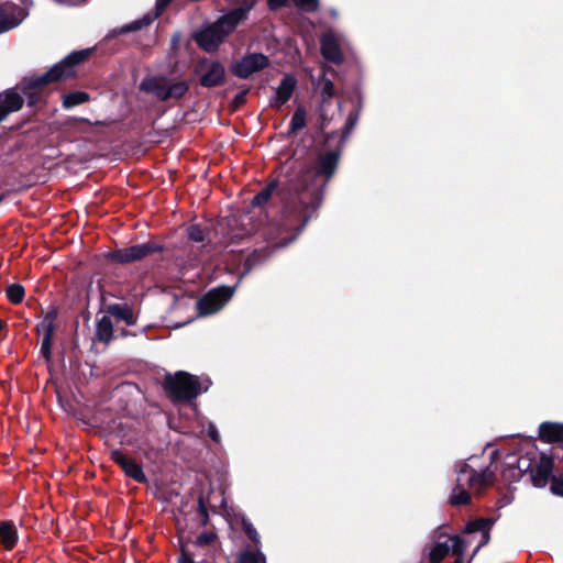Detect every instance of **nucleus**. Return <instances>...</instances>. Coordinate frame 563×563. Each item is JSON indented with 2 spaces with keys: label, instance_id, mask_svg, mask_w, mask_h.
<instances>
[{
  "label": "nucleus",
  "instance_id": "3",
  "mask_svg": "<svg viewBox=\"0 0 563 563\" xmlns=\"http://www.w3.org/2000/svg\"><path fill=\"white\" fill-rule=\"evenodd\" d=\"M247 12V8H238L221 16L217 22L203 26L195 36L197 43L207 52L216 51L236 25L246 18Z\"/></svg>",
  "mask_w": 563,
  "mask_h": 563
},
{
  "label": "nucleus",
  "instance_id": "8",
  "mask_svg": "<svg viewBox=\"0 0 563 563\" xmlns=\"http://www.w3.org/2000/svg\"><path fill=\"white\" fill-rule=\"evenodd\" d=\"M32 2L22 1V5L12 2L0 4V34L16 27L29 14Z\"/></svg>",
  "mask_w": 563,
  "mask_h": 563
},
{
  "label": "nucleus",
  "instance_id": "35",
  "mask_svg": "<svg viewBox=\"0 0 563 563\" xmlns=\"http://www.w3.org/2000/svg\"><path fill=\"white\" fill-rule=\"evenodd\" d=\"M357 120H358V113L357 112L350 113V115L347 118V121H346V124H345L344 135H349L352 132V130L354 129Z\"/></svg>",
  "mask_w": 563,
  "mask_h": 563
},
{
  "label": "nucleus",
  "instance_id": "30",
  "mask_svg": "<svg viewBox=\"0 0 563 563\" xmlns=\"http://www.w3.org/2000/svg\"><path fill=\"white\" fill-rule=\"evenodd\" d=\"M208 235L207 229L199 224H192L188 228V236L194 242H203Z\"/></svg>",
  "mask_w": 563,
  "mask_h": 563
},
{
  "label": "nucleus",
  "instance_id": "20",
  "mask_svg": "<svg viewBox=\"0 0 563 563\" xmlns=\"http://www.w3.org/2000/svg\"><path fill=\"white\" fill-rule=\"evenodd\" d=\"M552 472L551 461L541 459L539 464L531 470V479L536 487H544Z\"/></svg>",
  "mask_w": 563,
  "mask_h": 563
},
{
  "label": "nucleus",
  "instance_id": "29",
  "mask_svg": "<svg viewBox=\"0 0 563 563\" xmlns=\"http://www.w3.org/2000/svg\"><path fill=\"white\" fill-rule=\"evenodd\" d=\"M291 194H292V205H294L295 211L298 212L303 218L302 225H306V222L317 211V209L313 211L311 210V208L306 210L305 206L299 202L297 194L292 188H291Z\"/></svg>",
  "mask_w": 563,
  "mask_h": 563
},
{
  "label": "nucleus",
  "instance_id": "41",
  "mask_svg": "<svg viewBox=\"0 0 563 563\" xmlns=\"http://www.w3.org/2000/svg\"><path fill=\"white\" fill-rule=\"evenodd\" d=\"M286 0H268L271 9H277L285 5Z\"/></svg>",
  "mask_w": 563,
  "mask_h": 563
},
{
  "label": "nucleus",
  "instance_id": "16",
  "mask_svg": "<svg viewBox=\"0 0 563 563\" xmlns=\"http://www.w3.org/2000/svg\"><path fill=\"white\" fill-rule=\"evenodd\" d=\"M173 0H156L155 13L146 14L142 19L135 20L130 24L121 27V33H128L141 30L143 26L150 25L156 18H158L163 11L168 7Z\"/></svg>",
  "mask_w": 563,
  "mask_h": 563
},
{
  "label": "nucleus",
  "instance_id": "13",
  "mask_svg": "<svg viewBox=\"0 0 563 563\" xmlns=\"http://www.w3.org/2000/svg\"><path fill=\"white\" fill-rule=\"evenodd\" d=\"M197 73L200 74V84L203 87H214L223 80L224 67L218 62L201 60Z\"/></svg>",
  "mask_w": 563,
  "mask_h": 563
},
{
  "label": "nucleus",
  "instance_id": "45",
  "mask_svg": "<svg viewBox=\"0 0 563 563\" xmlns=\"http://www.w3.org/2000/svg\"><path fill=\"white\" fill-rule=\"evenodd\" d=\"M3 328V322L0 320V331L2 330Z\"/></svg>",
  "mask_w": 563,
  "mask_h": 563
},
{
  "label": "nucleus",
  "instance_id": "36",
  "mask_svg": "<svg viewBox=\"0 0 563 563\" xmlns=\"http://www.w3.org/2000/svg\"><path fill=\"white\" fill-rule=\"evenodd\" d=\"M216 539V534L213 532H203L197 537V544L207 545L210 544Z\"/></svg>",
  "mask_w": 563,
  "mask_h": 563
},
{
  "label": "nucleus",
  "instance_id": "39",
  "mask_svg": "<svg viewBox=\"0 0 563 563\" xmlns=\"http://www.w3.org/2000/svg\"><path fill=\"white\" fill-rule=\"evenodd\" d=\"M208 434H209V437H210L213 441H216V442H218V441H219V438H220V437H219V432H218V430H217V428H216V426H214V424H212V423H210V424H209V428H208Z\"/></svg>",
  "mask_w": 563,
  "mask_h": 563
},
{
  "label": "nucleus",
  "instance_id": "22",
  "mask_svg": "<svg viewBox=\"0 0 563 563\" xmlns=\"http://www.w3.org/2000/svg\"><path fill=\"white\" fill-rule=\"evenodd\" d=\"M18 541V532L15 527L9 521L0 522V543L7 549L14 548Z\"/></svg>",
  "mask_w": 563,
  "mask_h": 563
},
{
  "label": "nucleus",
  "instance_id": "32",
  "mask_svg": "<svg viewBox=\"0 0 563 563\" xmlns=\"http://www.w3.org/2000/svg\"><path fill=\"white\" fill-rule=\"evenodd\" d=\"M242 528L245 534L255 543L260 544V534L247 519H242Z\"/></svg>",
  "mask_w": 563,
  "mask_h": 563
},
{
  "label": "nucleus",
  "instance_id": "4",
  "mask_svg": "<svg viewBox=\"0 0 563 563\" xmlns=\"http://www.w3.org/2000/svg\"><path fill=\"white\" fill-rule=\"evenodd\" d=\"M210 386L208 379L200 380L199 377L187 372H177L165 376L164 387L168 397L176 400H191L201 393L207 391Z\"/></svg>",
  "mask_w": 563,
  "mask_h": 563
},
{
  "label": "nucleus",
  "instance_id": "31",
  "mask_svg": "<svg viewBox=\"0 0 563 563\" xmlns=\"http://www.w3.org/2000/svg\"><path fill=\"white\" fill-rule=\"evenodd\" d=\"M7 296L13 303H19L23 300L24 288L19 284H12L7 288Z\"/></svg>",
  "mask_w": 563,
  "mask_h": 563
},
{
  "label": "nucleus",
  "instance_id": "5",
  "mask_svg": "<svg viewBox=\"0 0 563 563\" xmlns=\"http://www.w3.org/2000/svg\"><path fill=\"white\" fill-rule=\"evenodd\" d=\"M487 471L476 472L470 465L464 464L456 478L450 501L454 506L465 505L471 499L470 490L479 492L488 482Z\"/></svg>",
  "mask_w": 563,
  "mask_h": 563
},
{
  "label": "nucleus",
  "instance_id": "10",
  "mask_svg": "<svg viewBox=\"0 0 563 563\" xmlns=\"http://www.w3.org/2000/svg\"><path fill=\"white\" fill-rule=\"evenodd\" d=\"M494 522L495 521L493 519L481 518V519L471 521L465 526L464 533H466L467 537L462 538V539L467 541L466 547L473 542V540H474L473 534L479 533L478 543H477L476 548L474 549L471 558L467 561L471 562L473 560V558L477 554V552L489 542L490 530H492V527L494 526Z\"/></svg>",
  "mask_w": 563,
  "mask_h": 563
},
{
  "label": "nucleus",
  "instance_id": "21",
  "mask_svg": "<svg viewBox=\"0 0 563 563\" xmlns=\"http://www.w3.org/2000/svg\"><path fill=\"white\" fill-rule=\"evenodd\" d=\"M107 311L111 317L125 322L126 325H133L136 321L133 310L125 303L110 305Z\"/></svg>",
  "mask_w": 563,
  "mask_h": 563
},
{
  "label": "nucleus",
  "instance_id": "42",
  "mask_svg": "<svg viewBox=\"0 0 563 563\" xmlns=\"http://www.w3.org/2000/svg\"><path fill=\"white\" fill-rule=\"evenodd\" d=\"M179 563H195L191 556L187 553H181L180 558L178 559Z\"/></svg>",
  "mask_w": 563,
  "mask_h": 563
},
{
  "label": "nucleus",
  "instance_id": "9",
  "mask_svg": "<svg viewBox=\"0 0 563 563\" xmlns=\"http://www.w3.org/2000/svg\"><path fill=\"white\" fill-rule=\"evenodd\" d=\"M234 287H218L210 290L197 302V309L200 316H209L218 312L233 296Z\"/></svg>",
  "mask_w": 563,
  "mask_h": 563
},
{
  "label": "nucleus",
  "instance_id": "18",
  "mask_svg": "<svg viewBox=\"0 0 563 563\" xmlns=\"http://www.w3.org/2000/svg\"><path fill=\"white\" fill-rule=\"evenodd\" d=\"M321 52L327 60L340 63L342 60L339 44L333 34H324L321 38Z\"/></svg>",
  "mask_w": 563,
  "mask_h": 563
},
{
  "label": "nucleus",
  "instance_id": "46",
  "mask_svg": "<svg viewBox=\"0 0 563 563\" xmlns=\"http://www.w3.org/2000/svg\"><path fill=\"white\" fill-rule=\"evenodd\" d=\"M2 201V197L0 196V202Z\"/></svg>",
  "mask_w": 563,
  "mask_h": 563
},
{
  "label": "nucleus",
  "instance_id": "24",
  "mask_svg": "<svg viewBox=\"0 0 563 563\" xmlns=\"http://www.w3.org/2000/svg\"><path fill=\"white\" fill-rule=\"evenodd\" d=\"M56 311L52 310L45 314L41 323L37 325V331L43 338H52L55 330Z\"/></svg>",
  "mask_w": 563,
  "mask_h": 563
},
{
  "label": "nucleus",
  "instance_id": "19",
  "mask_svg": "<svg viewBox=\"0 0 563 563\" xmlns=\"http://www.w3.org/2000/svg\"><path fill=\"white\" fill-rule=\"evenodd\" d=\"M539 435L545 442H563V424L543 422L539 427Z\"/></svg>",
  "mask_w": 563,
  "mask_h": 563
},
{
  "label": "nucleus",
  "instance_id": "34",
  "mask_svg": "<svg viewBox=\"0 0 563 563\" xmlns=\"http://www.w3.org/2000/svg\"><path fill=\"white\" fill-rule=\"evenodd\" d=\"M321 95L323 100L330 99L334 95V85L331 80L324 79L322 82Z\"/></svg>",
  "mask_w": 563,
  "mask_h": 563
},
{
  "label": "nucleus",
  "instance_id": "17",
  "mask_svg": "<svg viewBox=\"0 0 563 563\" xmlns=\"http://www.w3.org/2000/svg\"><path fill=\"white\" fill-rule=\"evenodd\" d=\"M23 104V97L15 90H8L3 95L0 96V122L5 119V117L14 111L21 109Z\"/></svg>",
  "mask_w": 563,
  "mask_h": 563
},
{
  "label": "nucleus",
  "instance_id": "37",
  "mask_svg": "<svg viewBox=\"0 0 563 563\" xmlns=\"http://www.w3.org/2000/svg\"><path fill=\"white\" fill-rule=\"evenodd\" d=\"M52 338H43L41 353L46 360L51 357Z\"/></svg>",
  "mask_w": 563,
  "mask_h": 563
},
{
  "label": "nucleus",
  "instance_id": "44",
  "mask_svg": "<svg viewBox=\"0 0 563 563\" xmlns=\"http://www.w3.org/2000/svg\"><path fill=\"white\" fill-rule=\"evenodd\" d=\"M290 241H291V240H288L287 242H284V243L276 242V243H274L273 245H274V247H282V246L287 245Z\"/></svg>",
  "mask_w": 563,
  "mask_h": 563
},
{
  "label": "nucleus",
  "instance_id": "27",
  "mask_svg": "<svg viewBox=\"0 0 563 563\" xmlns=\"http://www.w3.org/2000/svg\"><path fill=\"white\" fill-rule=\"evenodd\" d=\"M239 563H266V559L260 550L255 552L246 550L239 555Z\"/></svg>",
  "mask_w": 563,
  "mask_h": 563
},
{
  "label": "nucleus",
  "instance_id": "38",
  "mask_svg": "<svg viewBox=\"0 0 563 563\" xmlns=\"http://www.w3.org/2000/svg\"><path fill=\"white\" fill-rule=\"evenodd\" d=\"M551 490L553 494L563 496V478L555 477L551 483Z\"/></svg>",
  "mask_w": 563,
  "mask_h": 563
},
{
  "label": "nucleus",
  "instance_id": "40",
  "mask_svg": "<svg viewBox=\"0 0 563 563\" xmlns=\"http://www.w3.org/2000/svg\"><path fill=\"white\" fill-rule=\"evenodd\" d=\"M199 511H200L201 516L203 517V522H206V520L208 518V512H207V508L203 504L202 498H199Z\"/></svg>",
  "mask_w": 563,
  "mask_h": 563
},
{
  "label": "nucleus",
  "instance_id": "26",
  "mask_svg": "<svg viewBox=\"0 0 563 563\" xmlns=\"http://www.w3.org/2000/svg\"><path fill=\"white\" fill-rule=\"evenodd\" d=\"M277 185L276 183H271L268 186H266L264 189H262L252 200V205L254 207H260L266 203L273 191L276 189Z\"/></svg>",
  "mask_w": 563,
  "mask_h": 563
},
{
  "label": "nucleus",
  "instance_id": "33",
  "mask_svg": "<svg viewBox=\"0 0 563 563\" xmlns=\"http://www.w3.org/2000/svg\"><path fill=\"white\" fill-rule=\"evenodd\" d=\"M296 5L305 11L313 12L319 7L318 0H295Z\"/></svg>",
  "mask_w": 563,
  "mask_h": 563
},
{
  "label": "nucleus",
  "instance_id": "11",
  "mask_svg": "<svg viewBox=\"0 0 563 563\" xmlns=\"http://www.w3.org/2000/svg\"><path fill=\"white\" fill-rule=\"evenodd\" d=\"M157 246L152 242L133 245L130 247L121 249L109 254L111 261L128 264L134 261H140L151 253L157 251Z\"/></svg>",
  "mask_w": 563,
  "mask_h": 563
},
{
  "label": "nucleus",
  "instance_id": "12",
  "mask_svg": "<svg viewBox=\"0 0 563 563\" xmlns=\"http://www.w3.org/2000/svg\"><path fill=\"white\" fill-rule=\"evenodd\" d=\"M267 65V56L258 53L250 54L233 66V74L240 78H247L252 74L265 68Z\"/></svg>",
  "mask_w": 563,
  "mask_h": 563
},
{
  "label": "nucleus",
  "instance_id": "23",
  "mask_svg": "<svg viewBox=\"0 0 563 563\" xmlns=\"http://www.w3.org/2000/svg\"><path fill=\"white\" fill-rule=\"evenodd\" d=\"M96 334L98 340L108 342L113 334V324L108 316H103L97 324Z\"/></svg>",
  "mask_w": 563,
  "mask_h": 563
},
{
  "label": "nucleus",
  "instance_id": "1",
  "mask_svg": "<svg viewBox=\"0 0 563 563\" xmlns=\"http://www.w3.org/2000/svg\"><path fill=\"white\" fill-rule=\"evenodd\" d=\"M338 162L339 154L336 152H327L320 155L316 168H305L291 185L299 202L305 206L306 210L311 208L313 211L320 207L323 187L334 174Z\"/></svg>",
  "mask_w": 563,
  "mask_h": 563
},
{
  "label": "nucleus",
  "instance_id": "2",
  "mask_svg": "<svg viewBox=\"0 0 563 563\" xmlns=\"http://www.w3.org/2000/svg\"><path fill=\"white\" fill-rule=\"evenodd\" d=\"M91 53L90 48L73 52L62 62L55 64L48 71L25 78L22 82V91L29 106L37 102V90L48 82H54L64 78H68L75 74L74 67L86 60Z\"/></svg>",
  "mask_w": 563,
  "mask_h": 563
},
{
  "label": "nucleus",
  "instance_id": "28",
  "mask_svg": "<svg viewBox=\"0 0 563 563\" xmlns=\"http://www.w3.org/2000/svg\"><path fill=\"white\" fill-rule=\"evenodd\" d=\"M306 125V111L303 108H298L290 120V131L297 132Z\"/></svg>",
  "mask_w": 563,
  "mask_h": 563
},
{
  "label": "nucleus",
  "instance_id": "15",
  "mask_svg": "<svg viewBox=\"0 0 563 563\" xmlns=\"http://www.w3.org/2000/svg\"><path fill=\"white\" fill-rule=\"evenodd\" d=\"M297 86V79L294 75L287 74L283 77L279 86L276 89V95L273 100V106L280 108L284 106L292 96Z\"/></svg>",
  "mask_w": 563,
  "mask_h": 563
},
{
  "label": "nucleus",
  "instance_id": "6",
  "mask_svg": "<svg viewBox=\"0 0 563 563\" xmlns=\"http://www.w3.org/2000/svg\"><path fill=\"white\" fill-rule=\"evenodd\" d=\"M140 89L161 101L177 100L188 92L189 82L187 80L174 81L165 76H152L140 84Z\"/></svg>",
  "mask_w": 563,
  "mask_h": 563
},
{
  "label": "nucleus",
  "instance_id": "7",
  "mask_svg": "<svg viewBox=\"0 0 563 563\" xmlns=\"http://www.w3.org/2000/svg\"><path fill=\"white\" fill-rule=\"evenodd\" d=\"M466 543L467 541L463 540L460 536H452L444 542L435 543L429 553L430 563L441 562L450 551L456 556L454 563H470V561H464L463 558Z\"/></svg>",
  "mask_w": 563,
  "mask_h": 563
},
{
  "label": "nucleus",
  "instance_id": "43",
  "mask_svg": "<svg viewBox=\"0 0 563 563\" xmlns=\"http://www.w3.org/2000/svg\"><path fill=\"white\" fill-rule=\"evenodd\" d=\"M245 95H246V92H245V91L240 92V93L235 97V102H236V103H242V102H244Z\"/></svg>",
  "mask_w": 563,
  "mask_h": 563
},
{
  "label": "nucleus",
  "instance_id": "14",
  "mask_svg": "<svg viewBox=\"0 0 563 563\" xmlns=\"http://www.w3.org/2000/svg\"><path fill=\"white\" fill-rule=\"evenodd\" d=\"M111 457L117 464H119L122 467L126 476L133 478L139 483H144L146 481L142 467L132 459L125 456L121 451L113 450L111 452Z\"/></svg>",
  "mask_w": 563,
  "mask_h": 563
},
{
  "label": "nucleus",
  "instance_id": "25",
  "mask_svg": "<svg viewBox=\"0 0 563 563\" xmlns=\"http://www.w3.org/2000/svg\"><path fill=\"white\" fill-rule=\"evenodd\" d=\"M89 100V96L84 91H75L63 97V106L66 109L79 106Z\"/></svg>",
  "mask_w": 563,
  "mask_h": 563
}]
</instances>
